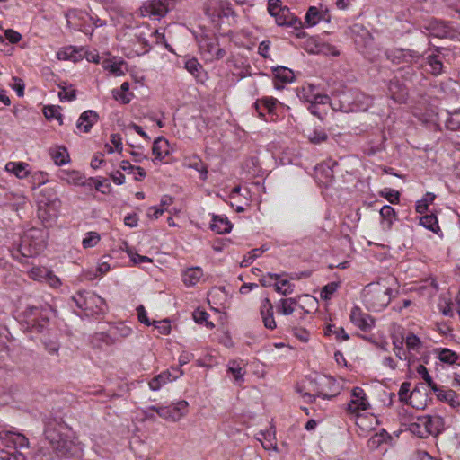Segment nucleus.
I'll list each match as a JSON object with an SVG mask.
<instances>
[{"instance_id":"f257e3e1","label":"nucleus","mask_w":460,"mask_h":460,"mask_svg":"<svg viewBox=\"0 0 460 460\" xmlns=\"http://www.w3.org/2000/svg\"><path fill=\"white\" fill-rule=\"evenodd\" d=\"M44 437L58 457L80 458L83 445L66 434L67 427L60 418L46 417L43 420Z\"/></svg>"},{"instance_id":"f03ea898","label":"nucleus","mask_w":460,"mask_h":460,"mask_svg":"<svg viewBox=\"0 0 460 460\" xmlns=\"http://www.w3.org/2000/svg\"><path fill=\"white\" fill-rule=\"evenodd\" d=\"M52 307L48 305H28L18 313L17 320L24 332H43L49 325V320L53 315Z\"/></svg>"},{"instance_id":"7ed1b4c3","label":"nucleus","mask_w":460,"mask_h":460,"mask_svg":"<svg viewBox=\"0 0 460 460\" xmlns=\"http://www.w3.org/2000/svg\"><path fill=\"white\" fill-rule=\"evenodd\" d=\"M0 440L4 448H0V460H27L30 450L29 439L22 433L13 430L0 431Z\"/></svg>"},{"instance_id":"20e7f679","label":"nucleus","mask_w":460,"mask_h":460,"mask_svg":"<svg viewBox=\"0 0 460 460\" xmlns=\"http://www.w3.org/2000/svg\"><path fill=\"white\" fill-rule=\"evenodd\" d=\"M393 293V288L384 283H370L364 288L363 302L368 310L379 312L390 304Z\"/></svg>"},{"instance_id":"39448f33","label":"nucleus","mask_w":460,"mask_h":460,"mask_svg":"<svg viewBox=\"0 0 460 460\" xmlns=\"http://www.w3.org/2000/svg\"><path fill=\"white\" fill-rule=\"evenodd\" d=\"M426 51L420 52L419 50L411 49H387L385 50V57L394 65L406 64H418L422 59Z\"/></svg>"},{"instance_id":"423d86ee","label":"nucleus","mask_w":460,"mask_h":460,"mask_svg":"<svg viewBox=\"0 0 460 460\" xmlns=\"http://www.w3.org/2000/svg\"><path fill=\"white\" fill-rule=\"evenodd\" d=\"M199 47L201 53L208 60H220L224 58L226 52L219 48L218 39L215 36L202 35L199 40Z\"/></svg>"},{"instance_id":"0eeeda50","label":"nucleus","mask_w":460,"mask_h":460,"mask_svg":"<svg viewBox=\"0 0 460 460\" xmlns=\"http://www.w3.org/2000/svg\"><path fill=\"white\" fill-rule=\"evenodd\" d=\"M174 7L173 0H148L141 7L143 16L164 17Z\"/></svg>"},{"instance_id":"6e6552de","label":"nucleus","mask_w":460,"mask_h":460,"mask_svg":"<svg viewBox=\"0 0 460 460\" xmlns=\"http://www.w3.org/2000/svg\"><path fill=\"white\" fill-rule=\"evenodd\" d=\"M41 247L38 243H31L30 236L25 234L21 239V243L18 248L13 250L12 255L14 259L20 260V256L22 258H31L36 256Z\"/></svg>"},{"instance_id":"1a4fd4ad","label":"nucleus","mask_w":460,"mask_h":460,"mask_svg":"<svg viewBox=\"0 0 460 460\" xmlns=\"http://www.w3.org/2000/svg\"><path fill=\"white\" fill-rule=\"evenodd\" d=\"M370 408L365 391L361 387H354L351 392V400L348 404V411L356 413Z\"/></svg>"},{"instance_id":"9d476101","label":"nucleus","mask_w":460,"mask_h":460,"mask_svg":"<svg viewBox=\"0 0 460 460\" xmlns=\"http://www.w3.org/2000/svg\"><path fill=\"white\" fill-rule=\"evenodd\" d=\"M420 424L415 426L419 428L422 425L425 431L429 435L437 436L441 433L445 429V420L438 415L435 416H424L419 419Z\"/></svg>"},{"instance_id":"9b49d317","label":"nucleus","mask_w":460,"mask_h":460,"mask_svg":"<svg viewBox=\"0 0 460 460\" xmlns=\"http://www.w3.org/2000/svg\"><path fill=\"white\" fill-rule=\"evenodd\" d=\"M351 323L363 332L370 331L375 324L374 318L364 314L360 307L354 306L350 312Z\"/></svg>"},{"instance_id":"f8f14e48","label":"nucleus","mask_w":460,"mask_h":460,"mask_svg":"<svg viewBox=\"0 0 460 460\" xmlns=\"http://www.w3.org/2000/svg\"><path fill=\"white\" fill-rule=\"evenodd\" d=\"M391 98L399 103L405 102L408 96V89L398 78H393L387 84Z\"/></svg>"},{"instance_id":"ddd939ff","label":"nucleus","mask_w":460,"mask_h":460,"mask_svg":"<svg viewBox=\"0 0 460 460\" xmlns=\"http://www.w3.org/2000/svg\"><path fill=\"white\" fill-rule=\"evenodd\" d=\"M174 371L177 372V375L172 376L171 372L167 370L153 377L148 384L150 389L153 391H158L164 385L177 379L183 374V372L179 368L174 369Z\"/></svg>"},{"instance_id":"4468645a","label":"nucleus","mask_w":460,"mask_h":460,"mask_svg":"<svg viewBox=\"0 0 460 460\" xmlns=\"http://www.w3.org/2000/svg\"><path fill=\"white\" fill-rule=\"evenodd\" d=\"M99 115L96 111L93 110L85 111L80 115L76 123V128L85 133H88L92 127L97 123Z\"/></svg>"},{"instance_id":"2eb2a0df","label":"nucleus","mask_w":460,"mask_h":460,"mask_svg":"<svg viewBox=\"0 0 460 460\" xmlns=\"http://www.w3.org/2000/svg\"><path fill=\"white\" fill-rule=\"evenodd\" d=\"M87 309L91 314H103L106 312V302L101 296L95 295L93 292H88L87 299Z\"/></svg>"},{"instance_id":"dca6fc26","label":"nucleus","mask_w":460,"mask_h":460,"mask_svg":"<svg viewBox=\"0 0 460 460\" xmlns=\"http://www.w3.org/2000/svg\"><path fill=\"white\" fill-rule=\"evenodd\" d=\"M276 22L279 26H291L296 28L297 24L301 25V21L293 15L288 7L278 9L275 15Z\"/></svg>"},{"instance_id":"f3484780","label":"nucleus","mask_w":460,"mask_h":460,"mask_svg":"<svg viewBox=\"0 0 460 460\" xmlns=\"http://www.w3.org/2000/svg\"><path fill=\"white\" fill-rule=\"evenodd\" d=\"M278 103H279V102L276 98L264 97L261 100H257V102H254L253 107L256 110L258 116L260 118H264L265 114L263 111L266 110L269 113H273Z\"/></svg>"},{"instance_id":"a211bd4d","label":"nucleus","mask_w":460,"mask_h":460,"mask_svg":"<svg viewBox=\"0 0 460 460\" xmlns=\"http://www.w3.org/2000/svg\"><path fill=\"white\" fill-rule=\"evenodd\" d=\"M261 314L266 328L270 330L276 328V323L273 317V307L269 298H265L262 302Z\"/></svg>"},{"instance_id":"6ab92c4d","label":"nucleus","mask_w":460,"mask_h":460,"mask_svg":"<svg viewBox=\"0 0 460 460\" xmlns=\"http://www.w3.org/2000/svg\"><path fill=\"white\" fill-rule=\"evenodd\" d=\"M169 142L163 137H158L153 143L152 153L156 160H163L170 154Z\"/></svg>"},{"instance_id":"aec40b11","label":"nucleus","mask_w":460,"mask_h":460,"mask_svg":"<svg viewBox=\"0 0 460 460\" xmlns=\"http://www.w3.org/2000/svg\"><path fill=\"white\" fill-rule=\"evenodd\" d=\"M233 225L227 219V217H223L217 215L213 216L212 223L210 224V228L212 231L219 234H224L229 233Z\"/></svg>"},{"instance_id":"412c9836","label":"nucleus","mask_w":460,"mask_h":460,"mask_svg":"<svg viewBox=\"0 0 460 460\" xmlns=\"http://www.w3.org/2000/svg\"><path fill=\"white\" fill-rule=\"evenodd\" d=\"M188 402L186 401H179L167 406L170 414V420L177 421L188 412Z\"/></svg>"},{"instance_id":"4be33fe9","label":"nucleus","mask_w":460,"mask_h":460,"mask_svg":"<svg viewBox=\"0 0 460 460\" xmlns=\"http://www.w3.org/2000/svg\"><path fill=\"white\" fill-rule=\"evenodd\" d=\"M203 276V270L199 267L190 268L186 270L182 275L183 283L191 287L196 285Z\"/></svg>"},{"instance_id":"5701e85b","label":"nucleus","mask_w":460,"mask_h":460,"mask_svg":"<svg viewBox=\"0 0 460 460\" xmlns=\"http://www.w3.org/2000/svg\"><path fill=\"white\" fill-rule=\"evenodd\" d=\"M58 199L57 194L51 188H45L40 190L38 194V202L40 204V209L39 211H41L42 206H49L55 203V201ZM40 217H41V214L40 213Z\"/></svg>"},{"instance_id":"b1692460","label":"nucleus","mask_w":460,"mask_h":460,"mask_svg":"<svg viewBox=\"0 0 460 460\" xmlns=\"http://www.w3.org/2000/svg\"><path fill=\"white\" fill-rule=\"evenodd\" d=\"M5 169L20 179H24L29 175V164L24 162H9L6 164Z\"/></svg>"},{"instance_id":"393cba45","label":"nucleus","mask_w":460,"mask_h":460,"mask_svg":"<svg viewBox=\"0 0 460 460\" xmlns=\"http://www.w3.org/2000/svg\"><path fill=\"white\" fill-rule=\"evenodd\" d=\"M317 88L318 87L316 85L311 84H304L296 88V95L302 102H310L313 100Z\"/></svg>"},{"instance_id":"a878e982","label":"nucleus","mask_w":460,"mask_h":460,"mask_svg":"<svg viewBox=\"0 0 460 460\" xmlns=\"http://www.w3.org/2000/svg\"><path fill=\"white\" fill-rule=\"evenodd\" d=\"M274 79L282 84L291 83L295 79L294 72L286 66H277L273 69Z\"/></svg>"},{"instance_id":"bb28decb","label":"nucleus","mask_w":460,"mask_h":460,"mask_svg":"<svg viewBox=\"0 0 460 460\" xmlns=\"http://www.w3.org/2000/svg\"><path fill=\"white\" fill-rule=\"evenodd\" d=\"M427 63L430 67V73L438 76L443 73V61L440 55L438 54H431L427 57Z\"/></svg>"},{"instance_id":"cd10ccee","label":"nucleus","mask_w":460,"mask_h":460,"mask_svg":"<svg viewBox=\"0 0 460 460\" xmlns=\"http://www.w3.org/2000/svg\"><path fill=\"white\" fill-rule=\"evenodd\" d=\"M380 216L383 219V227L385 229H391L394 219H395V210L389 205H385L380 209Z\"/></svg>"},{"instance_id":"c85d7f7f","label":"nucleus","mask_w":460,"mask_h":460,"mask_svg":"<svg viewBox=\"0 0 460 460\" xmlns=\"http://www.w3.org/2000/svg\"><path fill=\"white\" fill-rule=\"evenodd\" d=\"M447 118L445 120L446 128L449 130H460V109L452 111H447Z\"/></svg>"},{"instance_id":"c756f323","label":"nucleus","mask_w":460,"mask_h":460,"mask_svg":"<svg viewBox=\"0 0 460 460\" xmlns=\"http://www.w3.org/2000/svg\"><path fill=\"white\" fill-rule=\"evenodd\" d=\"M227 373L232 375L236 384L240 385L243 382L245 370L237 361L232 360L227 365Z\"/></svg>"},{"instance_id":"7c9ffc66","label":"nucleus","mask_w":460,"mask_h":460,"mask_svg":"<svg viewBox=\"0 0 460 460\" xmlns=\"http://www.w3.org/2000/svg\"><path fill=\"white\" fill-rule=\"evenodd\" d=\"M60 178L69 184L81 186L84 176L78 171H63L61 172Z\"/></svg>"},{"instance_id":"2f4dec72","label":"nucleus","mask_w":460,"mask_h":460,"mask_svg":"<svg viewBox=\"0 0 460 460\" xmlns=\"http://www.w3.org/2000/svg\"><path fill=\"white\" fill-rule=\"evenodd\" d=\"M426 395V393L422 394L420 388L416 387L411 392L409 395V403L411 404L412 407L414 408L424 409L427 405L426 399L424 400V402H422L421 398Z\"/></svg>"},{"instance_id":"473e14b6","label":"nucleus","mask_w":460,"mask_h":460,"mask_svg":"<svg viewBox=\"0 0 460 460\" xmlns=\"http://www.w3.org/2000/svg\"><path fill=\"white\" fill-rule=\"evenodd\" d=\"M433 29L438 30L436 36L439 38H447L450 36L451 31L453 30L452 23L447 22L435 21L432 22Z\"/></svg>"},{"instance_id":"72a5a7b5","label":"nucleus","mask_w":460,"mask_h":460,"mask_svg":"<svg viewBox=\"0 0 460 460\" xmlns=\"http://www.w3.org/2000/svg\"><path fill=\"white\" fill-rule=\"evenodd\" d=\"M436 196L431 192H427L420 200L416 202L415 209L419 214H424L428 211L429 204H431Z\"/></svg>"},{"instance_id":"f704fd0d","label":"nucleus","mask_w":460,"mask_h":460,"mask_svg":"<svg viewBox=\"0 0 460 460\" xmlns=\"http://www.w3.org/2000/svg\"><path fill=\"white\" fill-rule=\"evenodd\" d=\"M125 65V62L123 60L119 61H111V60H105L103 62V68L105 70H108L112 75L116 76H120L124 75V71L122 70V66Z\"/></svg>"},{"instance_id":"c9c22d12","label":"nucleus","mask_w":460,"mask_h":460,"mask_svg":"<svg viewBox=\"0 0 460 460\" xmlns=\"http://www.w3.org/2000/svg\"><path fill=\"white\" fill-rule=\"evenodd\" d=\"M420 224L423 227H425L434 233H437L439 230L438 221L437 217L434 214L425 215V216L421 217L420 219Z\"/></svg>"},{"instance_id":"e433bc0d","label":"nucleus","mask_w":460,"mask_h":460,"mask_svg":"<svg viewBox=\"0 0 460 460\" xmlns=\"http://www.w3.org/2000/svg\"><path fill=\"white\" fill-rule=\"evenodd\" d=\"M431 390L436 394L437 398L444 402H448V401L452 400V396H456V392L452 389H444L443 387L438 386V385H434Z\"/></svg>"},{"instance_id":"4c0bfd02","label":"nucleus","mask_w":460,"mask_h":460,"mask_svg":"<svg viewBox=\"0 0 460 460\" xmlns=\"http://www.w3.org/2000/svg\"><path fill=\"white\" fill-rule=\"evenodd\" d=\"M310 143L314 145H320L328 139V135L323 129L314 128L307 136Z\"/></svg>"},{"instance_id":"58836bf2","label":"nucleus","mask_w":460,"mask_h":460,"mask_svg":"<svg viewBox=\"0 0 460 460\" xmlns=\"http://www.w3.org/2000/svg\"><path fill=\"white\" fill-rule=\"evenodd\" d=\"M296 304L295 298L280 299L278 311L285 315H290L294 312V305Z\"/></svg>"},{"instance_id":"ea45409f","label":"nucleus","mask_w":460,"mask_h":460,"mask_svg":"<svg viewBox=\"0 0 460 460\" xmlns=\"http://www.w3.org/2000/svg\"><path fill=\"white\" fill-rule=\"evenodd\" d=\"M185 68L196 78H199L203 72V66L199 63L196 58L188 59L185 62Z\"/></svg>"},{"instance_id":"a19ab883","label":"nucleus","mask_w":460,"mask_h":460,"mask_svg":"<svg viewBox=\"0 0 460 460\" xmlns=\"http://www.w3.org/2000/svg\"><path fill=\"white\" fill-rule=\"evenodd\" d=\"M322 19V15L319 13L318 9L315 6L309 7L306 15H305V22L308 26L316 25Z\"/></svg>"},{"instance_id":"79ce46f5","label":"nucleus","mask_w":460,"mask_h":460,"mask_svg":"<svg viewBox=\"0 0 460 460\" xmlns=\"http://www.w3.org/2000/svg\"><path fill=\"white\" fill-rule=\"evenodd\" d=\"M129 90V84L128 82H124L122 83V84L120 85V91L121 93L119 92V90H116L114 89L112 91V93H113V96L116 100H119L121 102V103L123 104H127L130 102V99L128 97V95L126 94V93Z\"/></svg>"},{"instance_id":"37998d69","label":"nucleus","mask_w":460,"mask_h":460,"mask_svg":"<svg viewBox=\"0 0 460 460\" xmlns=\"http://www.w3.org/2000/svg\"><path fill=\"white\" fill-rule=\"evenodd\" d=\"M339 394V390L333 391V394H328L326 393H323L322 391H319L316 393V394H311L310 393H304L302 394V397L305 399L306 402H314L316 399V397H322L323 399H332L335 397Z\"/></svg>"},{"instance_id":"c03bdc74","label":"nucleus","mask_w":460,"mask_h":460,"mask_svg":"<svg viewBox=\"0 0 460 460\" xmlns=\"http://www.w3.org/2000/svg\"><path fill=\"white\" fill-rule=\"evenodd\" d=\"M438 358L441 362L454 364L458 359V355L449 349H442L439 352Z\"/></svg>"},{"instance_id":"a18cd8bd","label":"nucleus","mask_w":460,"mask_h":460,"mask_svg":"<svg viewBox=\"0 0 460 460\" xmlns=\"http://www.w3.org/2000/svg\"><path fill=\"white\" fill-rule=\"evenodd\" d=\"M355 102H358L355 103L356 110L366 111L370 105H372L373 101L369 96L358 93L355 95Z\"/></svg>"},{"instance_id":"49530a36","label":"nucleus","mask_w":460,"mask_h":460,"mask_svg":"<svg viewBox=\"0 0 460 460\" xmlns=\"http://www.w3.org/2000/svg\"><path fill=\"white\" fill-rule=\"evenodd\" d=\"M405 344L409 350L418 351L421 348L422 342L415 334L409 333L405 338Z\"/></svg>"},{"instance_id":"de8ad7c7","label":"nucleus","mask_w":460,"mask_h":460,"mask_svg":"<svg viewBox=\"0 0 460 460\" xmlns=\"http://www.w3.org/2000/svg\"><path fill=\"white\" fill-rule=\"evenodd\" d=\"M394 351L396 357L401 360L408 358L407 351L403 349V339H394L393 341Z\"/></svg>"},{"instance_id":"09e8293b","label":"nucleus","mask_w":460,"mask_h":460,"mask_svg":"<svg viewBox=\"0 0 460 460\" xmlns=\"http://www.w3.org/2000/svg\"><path fill=\"white\" fill-rule=\"evenodd\" d=\"M338 288V282L328 283L321 290V298L323 300H329L331 296L337 291Z\"/></svg>"},{"instance_id":"8fccbe9b","label":"nucleus","mask_w":460,"mask_h":460,"mask_svg":"<svg viewBox=\"0 0 460 460\" xmlns=\"http://www.w3.org/2000/svg\"><path fill=\"white\" fill-rule=\"evenodd\" d=\"M89 291H78L72 296V300L75 303L76 306L84 311L87 309V296Z\"/></svg>"},{"instance_id":"3c124183","label":"nucleus","mask_w":460,"mask_h":460,"mask_svg":"<svg viewBox=\"0 0 460 460\" xmlns=\"http://www.w3.org/2000/svg\"><path fill=\"white\" fill-rule=\"evenodd\" d=\"M53 159L58 165L67 164L69 161V155L66 148L59 147L58 150L53 155Z\"/></svg>"},{"instance_id":"603ef678","label":"nucleus","mask_w":460,"mask_h":460,"mask_svg":"<svg viewBox=\"0 0 460 460\" xmlns=\"http://www.w3.org/2000/svg\"><path fill=\"white\" fill-rule=\"evenodd\" d=\"M279 284H280V286L279 284H275V286H274L276 292H278L283 296H288V295L293 293L294 286L292 284H290V282L288 279L280 280Z\"/></svg>"},{"instance_id":"864d4df0","label":"nucleus","mask_w":460,"mask_h":460,"mask_svg":"<svg viewBox=\"0 0 460 460\" xmlns=\"http://www.w3.org/2000/svg\"><path fill=\"white\" fill-rule=\"evenodd\" d=\"M100 241V235L96 232H90L87 236L83 239L82 244L84 248H91L95 246Z\"/></svg>"},{"instance_id":"5fc2aeb1","label":"nucleus","mask_w":460,"mask_h":460,"mask_svg":"<svg viewBox=\"0 0 460 460\" xmlns=\"http://www.w3.org/2000/svg\"><path fill=\"white\" fill-rule=\"evenodd\" d=\"M46 275H48V269L46 268L33 267L29 271L30 278L38 281L45 279Z\"/></svg>"},{"instance_id":"6e6d98bb","label":"nucleus","mask_w":460,"mask_h":460,"mask_svg":"<svg viewBox=\"0 0 460 460\" xmlns=\"http://www.w3.org/2000/svg\"><path fill=\"white\" fill-rule=\"evenodd\" d=\"M410 388H411V383L409 382H403L401 385L400 390L398 392V396L401 402L409 404V395H410Z\"/></svg>"},{"instance_id":"4d7b16f0","label":"nucleus","mask_w":460,"mask_h":460,"mask_svg":"<svg viewBox=\"0 0 460 460\" xmlns=\"http://www.w3.org/2000/svg\"><path fill=\"white\" fill-rule=\"evenodd\" d=\"M75 54V49H74V47L70 46L65 49L63 51L58 52V57L59 59L76 61L77 57Z\"/></svg>"},{"instance_id":"13d9d810","label":"nucleus","mask_w":460,"mask_h":460,"mask_svg":"<svg viewBox=\"0 0 460 460\" xmlns=\"http://www.w3.org/2000/svg\"><path fill=\"white\" fill-rule=\"evenodd\" d=\"M43 344H44L46 350H48L49 353H50V354H58V353L60 345H59V342L58 341V340L45 339L43 341Z\"/></svg>"},{"instance_id":"bf43d9fd","label":"nucleus","mask_w":460,"mask_h":460,"mask_svg":"<svg viewBox=\"0 0 460 460\" xmlns=\"http://www.w3.org/2000/svg\"><path fill=\"white\" fill-rule=\"evenodd\" d=\"M153 325L158 330L159 333L167 335L171 331V324L169 320L154 321Z\"/></svg>"},{"instance_id":"052dcab7","label":"nucleus","mask_w":460,"mask_h":460,"mask_svg":"<svg viewBox=\"0 0 460 460\" xmlns=\"http://www.w3.org/2000/svg\"><path fill=\"white\" fill-rule=\"evenodd\" d=\"M417 372L419 375L421 376L422 379L428 384V385L430 388H432L434 385H437L433 382V379H432L431 376L429 374L428 369L423 365L418 366Z\"/></svg>"},{"instance_id":"680f3d73","label":"nucleus","mask_w":460,"mask_h":460,"mask_svg":"<svg viewBox=\"0 0 460 460\" xmlns=\"http://www.w3.org/2000/svg\"><path fill=\"white\" fill-rule=\"evenodd\" d=\"M260 249L252 250L248 255L244 256L243 261L240 263L241 267H248L251 263H252L259 256Z\"/></svg>"},{"instance_id":"e2e57ef3","label":"nucleus","mask_w":460,"mask_h":460,"mask_svg":"<svg viewBox=\"0 0 460 460\" xmlns=\"http://www.w3.org/2000/svg\"><path fill=\"white\" fill-rule=\"evenodd\" d=\"M44 114L48 119H57L62 123V114L56 106H48L44 109Z\"/></svg>"},{"instance_id":"0e129e2a","label":"nucleus","mask_w":460,"mask_h":460,"mask_svg":"<svg viewBox=\"0 0 460 460\" xmlns=\"http://www.w3.org/2000/svg\"><path fill=\"white\" fill-rule=\"evenodd\" d=\"M111 186L107 179L100 180L95 178V190L102 192V194H107L111 191Z\"/></svg>"},{"instance_id":"69168bd1","label":"nucleus","mask_w":460,"mask_h":460,"mask_svg":"<svg viewBox=\"0 0 460 460\" xmlns=\"http://www.w3.org/2000/svg\"><path fill=\"white\" fill-rule=\"evenodd\" d=\"M60 101H74L76 98V91L75 89L63 88V91L58 93Z\"/></svg>"},{"instance_id":"338daca9","label":"nucleus","mask_w":460,"mask_h":460,"mask_svg":"<svg viewBox=\"0 0 460 460\" xmlns=\"http://www.w3.org/2000/svg\"><path fill=\"white\" fill-rule=\"evenodd\" d=\"M149 411H155L161 418L170 420V414L167 406L151 405Z\"/></svg>"},{"instance_id":"774afa93","label":"nucleus","mask_w":460,"mask_h":460,"mask_svg":"<svg viewBox=\"0 0 460 460\" xmlns=\"http://www.w3.org/2000/svg\"><path fill=\"white\" fill-rule=\"evenodd\" d=\"M4 37L11 42V43H17L21 40L22 35L12 29H8L4 31Z\"/></svg>"}]
</instances>
